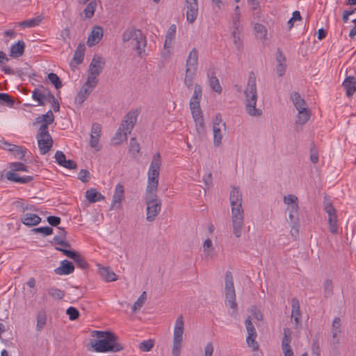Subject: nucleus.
<instances>
[{
	"mask_svg": "<svg viewBox=\"0 0 356 356\" xmlns=\"http://www.w3.org/2000/svg\"><path fill=\"white\" fill-rule=\"evenodd\" d=\"M123 42H130L139 56L145 51L146 39L142 31L134 27L126 29L122 34Z\"/></svg>",
	"mask_w": 356,
	"mask_h": 356,
	"instance_id": "obj_6",
	"label": "nucleus"
},
{
	"mask_svg": "<svg viewBox=\"0 0 356 356\" xmlns=\"http://www.w3.org/2000/svg\"><path fill=\"white\" fill-rule=\"evenodd\" d=\"M332 337L334 343H339V336L341 332V321L340 318L335 317L332 324Z\"/></svg>",
	"mask_w": 356,
	"mask_h": 356,
	"instance_id": "obj_24",
	"label": "nucleus"
},
{
	"mask_svg": "<svg viewBox=\"0 0 356 356\" xmlns=\"http://www.w3.org/2000/svg\"><path fill=\"white\" fill-rule=\"evenodd\" d=\"M6 177L9 181L21 184L29 183L33 179L32 176L19 177L17 173L11 171L7 172Z\"/></svg>",
	"mask_w": 356,
	"mask_h": 356,
	"instance_id": "obj_25",
	"label": "nucleus"
},
{
	"mask_svg": "<svg viewBox=\"0 0 356 356\" xmlns=\"http://www.w3.org/2000/svg\"><path fill=\"white\" fill-rule=\"evenodd\" d=\"M139 111L136 109L128 112L124 117L120 126L113 138L115 144H120L127 139V135L131 134L136 123Z\"/></svg>",
	"mask_w": 356,
	"mask_h": 356,
	"instance_id": "obj_5",
	"label": "nucleus"
},
{
	"mask_svg": "<svg viewBox=\"0 0 356 356\" xmlns=\"http://www.w3.org/2000/svg\"><path fill=\"white\" fill-rule=\"evenodd\" d=\"M56 250L62 252L64 255L73 259L79 268L82 269H86L88 268V264L86 261L85 258L79 252L58 247H56Z\"/></svg>",
	"mask_w": 356,
	"mask_h": 356,
	"instance_id": "obj_14",
	"label": "nucleus"
},
{
	"mask_svg": "<svg viewBox=\"0 0 356 356\" xmlns=\"http://www.w3.org/2000/svg\"><path fill=\"white\" fill-rule=\"evenodd\" d=\"M54 121V115L51 110L47 111L46 114L42 115V116H39L36 119L37 122L42 123L41 124H44L48 128V125L52 124Z\"/></svg>",
	"mask_w": 356,
	"mask_h": 356,
	"instance_id": "obj_37",
	"label": "nucleus"
},
{
	"mask_svg": "<svg viewBox=\"0 0 356 356\" xmlns=\"http://www.w3.org/2000/svg\"><path fill=\"white\" fill-rule=\"evenodd\" d=\"M15 104L14 99L7 93L0 92V104L12 107Z\"/></svg>",
	"mask_w": 356,
	"mask_h": 356,
	"instance_id": "obj_45",
	"label": "nucleus"
},
{
	"mask_svg": "<svg viewBox=\"0 0 356 356\" xmlns=\"http://www.w3.org/2000/svg\"><path fill=\"white\" fill-rule=\"evenodd\" d=\"M323 209L328 216V224L330 232L332 234H337L338 232L337 211L330 199L325 198L323 201Z\"/></svg>",
	"mask_w": 356,
	"mask_h": 356,
	"instance_id": "obj_10",
	"label": "nucleus"
},
{
	"mask_svg": "<svg viewBox=\"0 0 356 356\" xmlns=\"http://www.w3.org/2000/svg\"><path fill=\"white\" fill-rule=\"evenodd\" d=\"M177 31V26L175 24H172L165 35V40L164 42V48L165 49H170L172 44V42L175 38Z\"/></svg>",
	"mask_w": 356,
	"mask_h": 356,
	"instance_id": "obj_32",
	"label": "nucleus"
},
{
	"mask_svg": "<svg viewBox=\"0 0 356 356\" xmlns=\"http://www.w3.org/2000/svg\"><path fill=\"white\" fill-rule=\"evenodd\" d=\"M124 199V189L121 184H118L115 186V192L113 196L110 209H120L122 202Z\"/></svg>",
	"mask_w": 356,
	"mask_h": 356,
	"instance_id": "obj_15",
	"label": "nucleus"
},
{
	"mask_svg": "<svg viewBox=\"0 0 356 356\" xmlns=\"http://www.w3.org/2000/svg\"><path fill=\"white\" fill-rule=\"evenodd\" d=\"M85 44H79L78 47H76V49L75 50L74 56H73V60L76 64H80L83 62V57H84V52H85Z\"/></svg>",
	"mask_w": 356,
	"mask_h": 356,
	"instance_id": "obj_39",
	"label": "nucleus"
},
{
	"mask_svg": "<svg viewBox=\"0 0 356 356\" xmlns=\"http://www.w3.org/2000/svg\"><path fill=\"white\" fill-rule=\"evenodd\" d=\"M291 341V330L288 328L285 327L284 328V336L282 340V348L283 353L289 352H293L290 343Z\"/></svg>",
	"mask_w": 356,
	"mask_h": 356,
	"instance_id": "obj_27",
	"label": "nucleus"
},
{
	"mask_svg": "<svg viewBox=\"0 0 356 356\" xmlns=\"http://www.w3.org/2000/svg\"><path fill=\"white\" fill-rule=\"evenodd\" d=\"M324 296L327 298L333 294V284L331 280H326L323 284Z\"/></svg>",
	"mask_w": 356,
	"mask_h": 356,
	"instance_id": "obj_47",
	"label": "nucleus"
},
{
	"mask_svg": "<svg viewBox=\"0 0 356 356\" xmlns=\"http://www.w3.org/2000/svg\"><path fill=\"white\" fill-rule=\"evenodd\" d=\"M161 166V154L157 152L152 157L147 172V185L145 201L147 205L146 220L148 222L154 221L161 209V200L158 198L156 195Z\"/></svg>",
	"mask_w": 356,
	"mask_h": 356,
	"instance_id": "obj_1",
	"label": "nucleus"
},
{
	"mask_svg": "<svg viewBox=\"0 0 356 356\" xmlns=\"http://www.w3.org/2000/svg\"><path fill=\"white\" fill-rule=\"evenodd\" d=\"M244 93L245 95V110L247 113L251 116L261 115V109L256 108L257 92L256 77L253 72H252L249 76L248 84Z\"/></svg>",
	"mask_w": 356,
	"mask_h": 356,
	"instance_id": "obj_4",
	"label": "nucleus"
},
{
	"mask_svg": "<svg viewBox=\"0 0 356 356\" xmlns=\"http://www.w3.org/2000/svg\"><path fill=\"white\" fill-rule=\"evenodd\" d=\"M66 313L71 321L76 320L79 316V311L74 307H70L67 309Z\"/></svg>",
	"mask_w": 356,
	"mask_h": 356,
	"instance_id": "obj_56",
	"label": "nucleus"
},
{
	"mask_svg": "<svg viewBox=\"0 0 356 356\" xmlns=\"http://www.w3.org/2000/svg\"><path fill=\"white\" fill-rule=\"evenodd\" d=\"M43 17L41 15L37 16L31 19L24 20L19 23V26L22 28H30L38 26L40 22L42 21Z\"/></svg>",
	"mask_w": 356,
	"mask_h": 356,
	"instance_id": "obj_38",
	"label": "nucleus"
},
{
	"mask_svg": "<svg viewBox=\"0 0 356 356\" xmlns=\"http://www.w3.org/2000/svg\"><path fill=\"white\" fill-rule=\"evenodd\" d=\"M186 10V19L189 23H193L198 14L197 0H185Z\"/></svg>",
	"mask_w": 356,
	"mask_h": 356,
	"instance_id": "obj_17",
	"label": "nucleus"
},
{
	"mask_svg": "<svg viewBox=\"0 0 356 356\" xmlns=\"http://www.w3.org/2000/svg\"><path fill=\"white\" fill-rule=\"evenodd\" d=\"M99 273L102 277L106 282H113L118 279L116 274L113 271L110 270L108 268L100 267L99 268Z\"/></svg>",
	"mask_w": 356,
	"mask_h": 356,
	"instance_id": "obj_35",
	"label": "nucleus"
},
{
	"mask_svg": "<svg viewBox=\"0 0 356 356\" xmlns=\"http://www.w3.org/2000/svg\"><path fill=\"white\" fill-rule=\"evenodd\" d=\"M32 98L38 102L39 106H44L45 101L51 102V99L54 98V95L43 86H40L33 91Z\"/></svg>",
	"mask_w": 356,
	"mask_h": 356,
	"instance_id": "obj_12",
	"label": "nucleus"
},
{
	"mask_svg": "<svg viewBox=\"0 0 356 356\" xmlns=\"http://www.w3.org/2000/svg\"><path fill=\"white\" fill-rule=\"evenodd\" d=\"M202 97V88L199 84H195L194 87L193 95L191 99L189 106H200V99Z\"/></svg>",
	"mask_w": 356,
	"mask_h": 356,
	"instance_id": "obj_34",
	"label": "nucleus"
},
{
	"mask_svg": "<svg viewBox=\"0 0 356 356\" xmlns=\"http://www.w3.org/2000/svg\"><path fill=\"white\" fill-rule=\"evenodd\" d=\"M147 298L146 292L143 291L137 300L134 302L132 306V312H136L139 310L144 305Z\"/></svg>",
	"mask_w": 356,
	"mask_h": 356,
	"instance_id": "obj_46",
	"label": "nucleus"
},
{
	"mask_svg": "<svg viewBox=\"0 0 356 356\" xmlns=\"http://www.w3.org/2000/svg\"><path fill=\"white\" fill-rule=\"evenodd\" d=\"M129 151L134 154H138L140 152V145L135 138L130 139Z\"/></svg>",
	"mask_w": 356,
	"mask_h": 356,
	"instance_id": "obj_57",
	"label": "nucleus"
},
{
	"mask_svg": "<svg viewBox=\"0 0 356 356\" xmlns=\"http://www.w3.org/2000/svg\"><path fill=\"white\" fill-rule=\"evenodd\" d=\"M288 213L287 222L290 225H298L299 223V211H293V213L288 211Z\"/></svg>",
	"mask_w": 356,
	"mask_h": 356,
	"instance_id": "obj_53",
	"label": "nucleus"
},
{
	"mask_svg": "<svg viewBox=\"0 0 356 356\" xmlns=\"http://www.w3.org/2000/svg\"><path fill=\"white\" fill-rule=\"evenodd\" d=\"M255 32L257 33V36L261 39L265 38L267 30L266 27L261 24H255L254 26Z\"/></svg>",
	"mask_w": 356,
	"mask_h": 356,
	"instance_id": "obj_51",
	"label": "nucleus"
},
{
	"mask_svg": "<svg viewBox=\"0 0 356 356\" xmlns=\"http://www.w3.org/2000/svg\"><path fill=\"white\" fill-rule=\"evenodd\" d=\"M241 13H233L232 16V28L235 29L237 27L238 29H242L240 23Z\"/></svg>",
	"mask_w": 356,
	"mask_h": 356,
	"instance_id": "obj_60",
	"label": "nucleus"
},
{
	"mask_svg": "<svg viewBox=\"0 0 356 356\" xmlns=\"http://www.w3.org/2000/svg\"><path fill=\"white\" fill-rule=\"evenodd\" d=\"M342 85L346 90V95L348 97L352 96L356 91V79L354 76H347L344 79Z\"/></svg>",
	"mask_w": 356,
	"mask_h": 356,
	"instance_id": "obj_23",
	"label": "nucleus"
},
{
	"mask_svg": "<svg viewBox=\"0 0 356 356\" xmlns=\"http://www.w3.org/2000/svg\"><path fill=\"white\" fill-rule=\"evenodd\" d=\"M257 334H252L251 333H249L248 334V337L246 338V342L249 347L252 348L253 350H257L259 348V344L255 341L257 338Z\"/></svg>",
	"mask_w": 356,
	"mask_h": 356,
	"instance_id": "obj_48",
	"label": "nucleus"
},
{
	"mask_svg": "<svg viewBox=\"0 0 356 356\" xmlns=\"http://www.w3.org/2000/svg\"><path fill=\"white\" fill-rule=\"evenodd\" d=\"M25 49V44L19 40L10 48V56L13 57H19L23 55Z\"/></svg>",
	"mask_w": 356,
	"mask_h": 356,
	"instance_id": "obj_36",
	"label": "nucleus"
},
{
	"mask_svg": "<svg viewBox=\"0 0 356 356\" xmlns=\"http://www.w3.org/2000/svg\"><path fill=\"white\" fill-rule=\"evenodd\" d=\"M58 234L54 237V242L65 248H70V243L66 240L67 232L64 228H58Z\"/></svg>",
	"mask_w": 356,
	"mask_h": 356,
	"instance_id": "obj_28",
	"label": "nucleus"
},
{
	"mask_svg": "<svg viewBox=\"0 0 356 356\" xmlns=\"http://www.w3.org/2000/svg\"><path fill=\"white\" fill-rule=\"evenodd\" d=\"M154 347V341L152 339H149L147 341H143L139 344V349L143 352L150 351Z\"/></svg>",
	"mask_w": 356,
	"mask_h": 356,
	"instance_id": "obj_52",
	"label": "nucleus"
},
{
	"mask_svg": "<svg viewBox=\"0 0 356 356\" xmlns=\"http://www.w3.org/2000/svg\"><path fill=\"white\" fill-rule=\"evenodd\" d=\"M242 193L237 187H232L229 194V202L232 208V229L236 238L242 235L244 227V210L242 207Z\"/></svg>",
	"mask_w": 356,
	"mask_h": 356,
	"instance_id": "obj_2",
	"label": "nucleus"
},
{
	"mask_svg": "<svg viewBox=\"0 0 356 356\" xmlns=\"http://www.w3.org/2000/svg\"><path fill=\"white\" fill-rule=\"evenodd\" d=\"M47 322V315L44 310H40L38 312L37 314V325L36 330L38 331H41Z\"/></svg>",
	"mask_w": 356,
	"mask_h": 356,
	"instance_id": "obj_41",
	"label": "nucleus"
},
{
	"mask_svg": "<svg viewBox=\"0 0 356 356\" xmlns=\"http://www.w3.org/2000/svg\"><path fill=\"white\" fill-rule=\"evenodd\" d=\"M225 293L226 305L232 309L230 314L236 316L237 314L238 305L236 301V292L234 286L233 276L230 271L225 273Z\"/></svg>",
	"mask_w": 356,
	"mask_h": 356,
	"instance_id": "obj_8",
	"label": "nucleus"
},
{
	"mask_svg": "<svg viewBox=\"0 0 356 356\" xmlns=\"http://www.w3.org/2000/svg\"><path fill=\"white\" fill-rule=\"evenodd\" d=\"M245 325L248 334H249V333H251L252 334H257L256 329L252 323L250 316L248 317L247 319L245 321Z\"/></svg>",
	"mask_w": 356,
	"mask_h": 356,
	"instance_id": "obj_58",
	"label": "nucleus"
},
{
	"mask_svg": "<svg viewBox=\"0 0 356 356\" xmlns=\"http://www.w3.org/2000/svg\"><path fill=\"white\" fill-rule=\"evenodd\" d=\"M241 33L242 29H238L237 27L233 29L232 32L233 42L238 49L242 46Z\"/></svg>",
	"mask_w": 356,
	"mask_h": 356,
	"instance_id": "obj_42",
	"label": "nucleus"
},
{
	"mask_svg": "<svg viewBox=\"0 0 356 356\" xmlns=\"http://www.w3.org/2000/svg\"><path fill=\"white\" fill-rule=\"evenodd\" d=\"M5 145H6V148L10 152H14L15 151H20L19 159H22L24 157L25 154L26 152V150L25 149H23L22 147H21L19 146H17L15 145H12V144L7 143H5Z\"/></svg>",
	"mask_w": 356,
	"mask_h": 356,
	"instance_id": "obj_50",
	"label": "nucleus"
},
{
	"mask_svg": "<svg viewBox=\"0 0 356 356\" xmlns=\"http://www.w3.org/2000/svg\"><path fill=\"white\" fill-rule=\"evenodd\" d=\"M226 124L222 122V116L220 113L216 115L213 120V143L215 146H219L221 144L222 138V130L225 131Z\"/></svg>",
	"mask_w": 356,
	"mask_h": 356,
	"instance_id": "obj_11",
	"label": "nucleus"
},
{
	"mask_svg": "<svg viewBox=\"0 0 356 356\" xmlns=\"http://www.w3.org/2000/svg\"><path fill=\"white\" fill-rule=\"evenodd\" d=\"M291 99L297 111L307 108L305 99L300 97L298 92H293L291 94Z\"/></svg>",
	"mask_w": 356,
	"mask_h": 356,
	"instance_id": "obj_29",
	"label": "nucleus"
},
{
	"mask_svg": "<svg viewBox=\"0 0 356 356\" xmlns=\"http://www.w3.org/2000/svg\"><path fill=\"white\" fill-rule=\"evenodd\" d=\"M48 294L54 300H61L64 298L65 293L64 291L56 287H50L47 289Z\"/></svg>",
	"mask_w": 356,
	"mask_h": 356,
	"instance_id": "obj_43",
	"label": "nucleus"
},
{
	"mask_svg": "<svg viewBox=\"0 0 356 356\" xmlns=\"http://www.w3.org/2000/svg\"><path fill=\"white\" fill-rule=\"evenodd\" d=\"M312 350V356H321V350H320V346H319L318 339H314L313 340Z\"/></svg>",
	"mask_w": 356,
	"mask_h": 356,
	"instance_id": "obj_61",
	"label": "nucleus"
},
{
	"mask_svg": "<svg viewBox=\"0 0 356 356\" xmlns=\"http://www.w3.org/2000/svg\"><path fill=\"white\" fill-rule=\"evenodd\" d=\"M194 121L195 122L197 131L200 134H202L204 131V123L203 118L195 119Z\"/></svg>",
	"mask_w": 356,
	"mask_h": 356,
	"instance_id": "obj_64",
	"label": "nucleus"
},
{
	"mask_svg": "<svg viewBox=\"0 0 356 356\" xmlns=\"http://www.w3.org/2000/svg\"><path fill=\"white\" fill-rule=\"evenodd\" d=\"M88 76L86 82L84 83L85 85H87V86H90L91 88L94 90V88L97 85V76L98 75H94L92 73H88Z\"/></svg>",
	"mask_w": 356,
	"mask_h": 356,
	"instance_id": "obj_54",
	"label": "nucleus"
},
{
	"mask_svg": "<svg viewBox=\"0 0 356 356\" xmlns=\"http://www.w3.org/2000/svg\"><path fill=\"white\" fill-rule=\"evenodd\" d=\"M36 138L40 153L45 154L49 152L52 147L53 140L46 125H40Z\"/></svg>",
	"mask_w": 356,
	"mask_h": 356,
	"instance_id": "obj_9",
	"label": "nucleus"
},
{
	"mask_svg": "<svg viewBox=\"0 0 356 356\" xmlns=\"http://www.w3.org/2000/svg\"><path fill=\"white\" fill-rule=\"evenodd\" d=\"M92 336L98 339L92 343L95 352H119L124 350V346L118 341V337L112 332L95 330L92 332Z\"/></svg>",
	"mask_w": 356,
	"mask_h": 356,
	"instance_id": "obj_3",
	"label": "nucleus"
},
{
	"mask_svg": "<svg viewBox=\"0 0 356 356\" xmlns=\"http://www.w3.org/2000/svg\"><path fill=\"white\" fill-rule=\"evenodd\" d=\"M97 2L91 1L83 10L82 15H84L85 19H90L94 16L95 10L97 8Z\"/></svg>",
	"mask_w": 356,
	"mask_h": 356,
	"instance_id": "obj_40",
	"label": "nucleus"
},
{
	"mask_svg": "<svg viewBox=\"0 0 356 356\" xmlns=\"http://www.w3.org/2000/svg\"><path fill=\"white\" fill-rule=\"evenodd\" d=\"M78 179L83 183H86L90 179V173L87 170L83 169L79 173Z\"/></svg>",
	"mask_w": 356,
	"mask_h": 356,
	"instance_id": "obj_62",
	"label": "nucleus"
},
{
	"mask_svg": "<svg viewBox=\"0 0 356 356\" xmlns=\"http://www.w3.org/2000/svg\"><path fill=\"white\" fill-rule=\"evenodd\" d=\"M105 65V62L99 56L95 55L92 58L90 65L88 73H92L94 75H99Z\"/></svg>",
	"mask_w": 356,
	"mask_h": 356,
	"instance_id": "obj_19",
	"label": "nucleus"
},
{
	"mask_svg": "<svg viewBox=\"0 0 356 356\" xmlns=\"http://www.w3.org/2000/svg\"><path fill=\"white\" fill-rule=\"evenodd\" d=\"M35 232L42 233L44 236H49L53 233V229L50 227H41L33 229Z\"/></svg>",
	"mask_w": 356,
	"mask_h": 356,
	"instance_id": "obj_63",
	"label": "nucleus"
},
{
	"mask_svg": "<svg viewBox=\"0 0 356 356\" xmlns=\"http://www.w3.org/2000/svg\"><path fill=\"white\" fill-rule=\"evenodd\" d=\"M92 90L93 89L90 86H87V85L83 84L76 97V102L79 105H81Z\"/></svg>",
	"mask_w": 356,
	"mask_h": 356,
	"instance_id": "obj_31",
	"label": "nucleus"
},
{
	"mask_svg": "<svg viewBox=\"0 0 356 356\" xmlns=\"http://www.w3.org/2000/svg\"><path fill=\"white\" fill-rule=\"evenodd\" d=\"M74 266L73 264L68 260H63L60 262V266L56 268L54 271L57 275H69L73 273Z\"/></svg>",
	"mask_w": 356,
	"mask_h": 356,
	"instance_id": "obj_22",
	"label": "nucleus"
},
{
	"mask_svg": "<svg viewBox=\"0 0 356 356\" xmlns=\"http://www.w3.org/2000/svg\"><path fill=\"white\" fill-rule=\"evenodd\" d=\"M209 85L213 90L218 93H220L222 91V88L220 85L219 81L216 76V73L214 69H210L207 74Z\"/></svg>",
	"mask_w": 356,
	"mask_h": 356,
	"instance_id": "obj_26",
	"label": "nucleus"
},
{
	"mask_svg": "<svg viewBox=\"0 0 356 356\" xmlns=\"http://www.w3.org/2000/svg\"><path fill=\"white\" fill-rule=\"evenodd\" d=\"M86 197L90 203H95L105 199V197L98 192L96 188L87 190L86 192Z\"/></svg>",
	"mask_w": 356,
	"mask_h": 356,
	"instance_id": "obj_30",
	"label": "nucleus"
},
{
	"mask_svg": "<svg viewBox=\"0 0 356 356\" xmlns=\"http://www.w3.org/2000/svg\"><path fill=\"white\" fill-rule=\"evenodd\" d=\"M298 111V113L296 120V125H303L309 120L311 117V111L308 108Z\"/></svg>",
	"mask_w": 356,
	"mask_h": 356,
	"instance_id": "obj_33",
	"label": "nucleus"
},
{
	"mask_svg": "<svg viewBox=\"0 0 356 356\" xmlns=\"http://www.w3.org/2000/svg\"><path fill=\"white\" fill-rule=\"evenodd\" d=\"M103 29L100 26H96L92 30L87 40V44L89 47H92L97 44L103 37Z\"/></svg>",
	"mask_w": 356,
	"mask_h": 356,
	"instance_id": "obj_20",
	"label": "nucleus"
},
{
	"mask_svg": "<svg viewBox=\"0 0 356 356\" xmlns=\"http://www.w3.org/2000/svg\"><path fill=\"white\" fill-rule=\"evenodd\" d=\"M47 77L56 89H59L63 86L62 82L56 74L51 72L48 74Z\"/></svg>",
	"mask_w": 356,
	"mask_h": 356,
	"instance_id": "obj_49",
	"label": "nucleus"
},
{
	"mask_svg": "<svg viewBox=\"0 0 356 356\" xmlns=\"http://www.w3.org/2000/svg\"><path fill=\"white\" fill-rule=\"evenodd\" d=\"M11 172H15L16 171H28L26 165L20 162H15L10 164Z\"/></svg>",
	"mask_w": 356,
	"mask_h": 356,
	"instance_id": "obj_55",
	"label": "nucleus"
},
{
	"mask_svg": "<svg viewBox=\"0 0 356 356\" xmlns=\"http://www.w3.org/2000/svg\"><path fill=\"white\" fill-rule=\"evenodd\" d=\"M21 222L25 225L31 227L38 225L41 222V218L37 214L26 213L21 216Z\"/></svg>",
	"mask_w": 356,
	"mask_h": 356,
	"instance_id": "obj_21",
	"label": "nucleus"
},
{
	"mask_svg": "<svg viewBox=\"0 0 356 356\" xmlns=\"http://www.w3.org/2000/svg\"><path fill=\"white\" fill-rule=\"evenodd\" d=\"M203 249L207 258L213 257L214 248L210 238L205 240L203 244Z\"/></svg>",
	"mask_w": 356,
	"mask_h": 356,
	"instance_id": "obj_44",
	"label": "nucleus"
},
{
	"mask_svg": "<svg viewBox=\"0 0 356 356\" xmlns=\"http://www.w3.org/2000/svg\"><path fill=\"white\" fill-rule=\"evenodd\" d=\"M283 200L286 205L298 203V197L292 194L284 196Z\"/></svg>",
	"mask_w": 356,
	"mask_h": 356,
	"instance_id": "obj_59",
	"label": "nucleus"
},
{
	"mask_svg": "<svg viewBox=\"0 0 356 356\" xmlns=\"http://www.w3.org/2000/svg\"><path fill=\"white\" fill-rule=\"evenodd\" d=\"M184 318L182 315H180L177 317L175 328H174V334H173V345L172 348H181V343L183 341V333H184Z\"/></svg>",
	"mask_w": 356,
	"mask_h": 356,
	"instance_id": "obj_13",
	"label": "nucleus"
},
{
	"mask_svg": "<svg viewBox=\"0 0 356 356\" xmlns=\"http://www.w3.org/2000/svg\"><path fill=\"white\" fill-rule=\"evenodd\" d=\"M301 316L299 300L296 298H293L291 300V318L295 324V329L301 327Z\"/></svg>",
	"mask_w": 356,
	"mask_h": 356,
	"instance_id": "obj_16",
	"label": "nucleus"
},
{
	"mask_svg": "<svg viewBox=\"0 0 356 356\" xmlns=\"http://www.w3.org/2000/svg\"><path fill=\"white\" fill-rule=\"evenodd\" d=\"M198 66V51L193 48L188 54L186 63L185 86L190 88L193 83Z\"/></svg>",
	"mask_w": 356,
	"mask_h": 356,
	"instance_id": "obj_7",
	"label": "nucleus"
},
{
	"mask_svg": "<svg viewBox=\"0 0 356 356\" xmlns=\"http://www.w3.org/2000/svg\"><path fill=\"white\" fill-rule=\"evenodd\" d=\"M101 135L102 126L97 122L93 123L91 127L90 145L93 148H97V150L99 149L97 147Z\"/></svg>",
	"mask_w": 356,
	"mask_h": 356,
	"instance_id": "obj_18",
	"label": "nucleus"
}]
</instances>
